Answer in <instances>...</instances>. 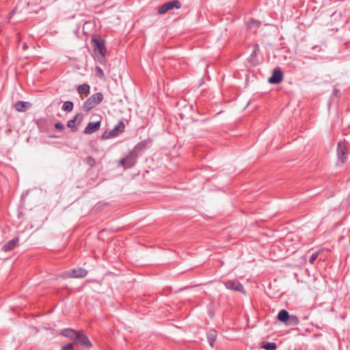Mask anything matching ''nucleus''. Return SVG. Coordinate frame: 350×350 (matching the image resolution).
<instances>
[{"label": "nucleus", "mask_w": 350, "mask_h": 350, "mask_svg": "<svg viewBox=\"0 0 350 350\" xmlns=\"http://www.w3.org/2000/svg\"><path fill=\"white\" fill-rule=\"evenodd\" d=\"M103 100V95L102 93L94 94L83 103L82 108L85 111H89L100 103Z\"/></svg>", "instance_id": "nucleus-1"}, {"label": "nucleus", "mask_w": 350, "mask_h": 350, "mask_svg": "<svg viewBox=\"0 0 350 350\" xmlns=\"http://www.w3.org/2000/svg\"><path fill=\"white\" fill-rule=\"evenodd\" d=\"M125 129V124L122 120H120L118 123L114 126V128L109 131H105L101 138L103 139H108L112 137H116L120 134L124 132Z\"/></svg>", "instance_id": "nucleus-2"}, {"label": "nucleus", "mask_w": 350, "mask_h": 350, "mask_svg": "<svg viewBox=\"0 0 350 350\" xmlns=\"http://www.w3.org/2000/svg\"><path fill=\"white\" fill-rule=\"evenodd\" d=\"M182 7L181 3L178 0H172L165 2L158 8V14L163 15L168 11L173 9H180Z\"/></svg>", "instance_id": "nucleus-3"}, {"label": "nucleus", "mask_w": 350, "mask_h": 350, "mask_svg": "<svg viewBox=\"0 0 350 350\" xmlns=\"http://www.w3.org/2000/svg\"><path fill=\"white\" fill-rule=\"evenodd\" d=\"M92 42L94 46V51H97L100 55L102 59H105L106 55L105 40L100 37L94 36Z\"/></svg>", "instance_id": "nucleus-4"}, {"label": "nucleus", "mask_w": 350, "mask_h": 350, "mask_svg": "<svg viewBox=\"0 0 350 350\" xmlns=\"http://www.w3.org/2000/svg\"><path fill=\"white\" fill-rule=\"evenodd\" d=\"M75 345H81L86 348L92 347V343L83 331H78L76 338L73 342Z\"/></svg>", "instance_id": "nucleus-5"}, {"label": "nucleus", "mask_w": 350, "mask_h": 350, "mask_svg": "<svg viewBox=\"0 0 350 350\" xmlns=\"http://www.w3.org/2000/svg\"><path fill=\"white\" fill-rule=\"evenodd\" d=\"M224 286L226 288L234 291H239L241 293L245 295L246 292L242 284L237 280H228L224 282Z\"/></svg>", "instance_id": "nucleus-6"}, {"label": "nucleus", "mask_w": 350, "mask_h": 350, "mask_svg": "<svg viewBox=\"0 0 350 350\" xmlns=\"http://www.w3.org/2000/svg\"><path fill=\"white\" fill-rule=\"evenodd\" d=\"M68 278H82L87 275L88 271L83 268L79 267L72 269L65 273Z\"/></svg>", "instance_id": "nucleus-7"}, {"label": "nucleus", "mask_w": 350, "mask_h": 350, "mask_svg": "<svg viewBox=\"0 0 350 350\" xmlns=\"http://www.w3.org/2000/svg\"><path fill=\"white\" fill-rule=\"evenodd\" d=\"M337 156L339 161L345 163L347 159V150L345 144L339 142L337 145Z\"/></svg>", "instance_id": "nucleus-8"}, {"label": "nucleus", "mask_w": 350, "mask_h": 350, "mask_svg": "<svg viewBox=\"0 0 350 350\" xmlns=\"http://www.w3.org/2000/svg\"><path fill=\"white\" fill-rule=\"evenodd\" d=\"M283 79V74L279 68L273 69L271 77L268 79L269 83L278 84L282 81Z\"/></svg>", "instance_id": "nucleus-9"}, {"label": "nucleus", "mask_w": 350, "mask_h": 350, "mask_svg": "<svg viewBox=\"0 0 350 350\" xmlns=\"http://www.w3.org/2000/svg\"><path fill=\"white\" fill-rule=\"evenodd\" d=\"M101 122L100 120L96 122H89L85 128L83 133L85 134H92L98 131L100 127Z\"/></svg>", "instance_id": "nucleus-10"}, {"label": "nucleus", "mask_w": 350, "mask_h": 350, "mask_svg": "<svg viewBox=\"0 0 350 350\" xmlns=\"http://www.w3.org/2000/svg\"><path fill=\"white\" fill-rule=\"evenodd\" d=\"M31 107V104L25 101H18L14 105V108L17 111L25 112Z\"/></svg>", "instance_id": "nucleus-11"}, {"label": "nucleus", "mask_w": 350, "mask_h": 350, "mask_svg": "<svg viewBox=\"0 0 350 350\" xmlns=\"http://www.w3.org/2000/svg\"><path fill=\"white\" fill-rule=\"evenodd\" d=\"M137 154L134 153L133 151L130 152L129 155H127L125 157L126 160V168H130L132 167L135 165L136 161H137Z\"/></svg>", "instance_id": "nucleus-12"}, {"label": "nucleus", "mask_w": 350, "mask_h": 350, "mask_svg": "<svg viewBox=\"0 0 350 350\" xmlns=\"http://www.w3.org/2000/svg\"><path fill=\"white\" fill-rule=\"evenodd\" d=\"M77 332L78 331H76L71 328H66L62 330L61 335L64 337L68 338L74 341L77 334Z\"/></svg>", "instance_id": "nucleus-13"}, {"label": "nucleus", "mask_w": 350, "mask_h": 350, "mask_svg": "<svg viewBox=\"0 0 350 350\" xmlns=\"http://www.w3.org/2000/svg\"><path fill=\"white\" fill-rule=\"evenodd\" d=\"M18 242V239H14L10 240L8 243H6L3 246V250L5 252L10 251L15 247V246L16 245Z\"/></svg>", "instance_id": "nucleus-14"}, {"label": "nucleus", "mask_w": 350, "mask_h": 350, "mask_svg": "<svg viewBox=\"0 0 350 350\" xmlns=\"http://www.w3.org/2000/svg\"><path fill=\"white\" fill-rule=\"evenodd\" d=\"M289 313L285 310H282L278 314V319L279 321L286 323L288 321V319H289Z\"/></svg>", "instance_id": "nucleus-15"}, {"label": "nucleus", "mask_w": 350, "mask_h": 350, "mask_svg": "<svg viewBox=\"0 0 350 350\" xmlns=\"http://www.w3.org/2000/svg\"><path fill=\"white\" fill-rule=\"evenodd\" d=\"M148 142L146 140L142 141L134 147L132 151L137 154L138 152H140L146 148V147L148 146Z\"/></svg>", "instance_id": "nucleus-16"}, {"label": "nucleus", "mask_w": 350, "mask_h": 350, "mask_svg": "<svg viewBox=\"0 0 350 350\" xmlns=\"http://www.w3.org/2000/svg\"><path fill=\"white\" fill-rule=\"evenodd\" d=\"M217 334L215 330H211L207 333V340L211 347H213V345L216 340Z\"/></svg>", "instance_id": "nucleus-17"}, {"label": "nucleus", "mask_w": 350, "mask_h": 350, "mask_svg": "<svg viewBox=\"0 0 350 350\" xmlns=\"http://www.w3.org/2000/svg\"><path fill=\"white\" fill-rule=\"evenodd\" d=\"M299 323V319L295 315H290L288 321L286 322V325L288 326H295L298 325Z\"/></svg>", "instance_id": "nucleus-18"}, {"label": "nucleus", "mask_w": 350, "mask_h": 350, "mask_svg": "<svg viewBox=\"0 0 350 350\" xmlns=\"http://www.w3.org/2000/svg\"><path fill=\"white\" fill-rule=\"evenodd\" d=\"M90 86L88 84H82L78 86L77 91L79 94H85L90 92Z\"/></svg>", "instance_id": "nucleus-19"}, {"label": "nucleus", "mask_w": 350, "mask_h": 350, "mask_svg": "<svg viewBox=\"0 0 350 350\" xmlns=\"http://www.w3.org/2000/svg\"><path fill=\"white\" fill-rule=\"evenodd\" d=\"M79 116L80 114L77 113L72 120H70L67 123V126L70 128L72 131L73 132H76L77 131V127L75 125V122Z\"/></svg>", "instance_id": "nucleus-20"}, {"label": "nucleus", "mask_w": 350, "mask_h": 350, "mask_svg": "<svg viewBox=\"0 0 350 350\" xmlns=\"http://www.w3.org/2000/svg\"><path fill=\"white\" fill-rule=\"evenodd\" d=\"M73 103L71 101H66L64 103L62 109L64 111L70 112L73 109Z\"/></svg>", "instance_id": "nucleus-21"}, {"label": "nucleus", "mask_w": 350, "mask_h": 350, "mask_svg": "<svg viewBox=\"0 0 350 350\" xmlns=\"http://www.w3.org/2000/svg\"><path fill=\"white\" fill-rule=\"evenodd\" d=\"M261 347L265 350H275L277 348V345L275 342H262Z\"/></svg>", "instance_id": "nucleus-22"}, {"label": "nucleus", "mask_w": 350, "mask_h": 350, "mask_svg": "<svg viewBox=\"0 0 350 350\" xmlns=\"http://www.w3.org/2000/svg\"><path fill=\"white\" fill-rule=\"evenodd\" d=\"M261 23L257 20L252 19L248 22V28L252 29V28H258L260 26Z\"/></svg>", "instance_id": "nucleus-23"}, {"label": "nucleus", "mask_w": 350, "mask_h": 350, "mask_svg": "<svg viewBox=\"0 0 350 350\" xmlns=\"http://www.w3.org/2000/svg\"><path fill=\"white\" fill-rule=\"evenodd\" d=\"M85 162L90 167H94L96 164V161L92 157H88L85 159Z\"/></svg>", "instance_id": "nucleus-24"}, {"label": "nucleus", "mask_w": 350, "mask_h": 350, "mask_svg": "<svg viewBox=\"0 0 350 350\" xmlns=\"http://www.w3.org/2000/svg\"><path fill=\"white\" fill-rule=\"evenodd\" d=\"M95 71H96L97 76L99 78L103 79L105 77L104 72L100 67L96 66Z\"/></svg>", "instance_id": "nucleus-25"}, {"label": "nucleus", "mask_w": 350, "mask_h": 350, "mask_svg": "<svg viewBox=\"0 0 350 350\" xmlns=\"http://www.w3.org/2000/svg\"><path fill=\"white\" fill-rule=\"evenodd\" d=\"M318 256V253L317 252H314L313 253L310 258H309V262L312 264H313L314 262V261L316 260Z\"/></svg>", "instance_id": "nucleus-26"}, {"label": "nucleus", "mask_w": 350, "mask_h": 350, "mask_svg": "<svg viewBox=\"0 0 350 350\" xmlns=\"http://www.w3.org/2000/svg\"><path fill=\"white\" fill-rule=\"evenodd\" d=\"M54 126H55V128L56 129H57L59 131H62V130L64 129V125L62 123L59 122H56Z\"/></svg>", "instance_id": "nucleus-27"}, {"label": "nucleus", "mask_w": 350, "mask_h": 350, "mask_svg": "<svg viewBox=\"0 0 350 350\" xmlns=\"http://www.w3.org/2000/svg\"><path fill=\"white\" fill-rule=\"evenodd\" d=\"M62 350H75L73 347V343H68L67 345L63 346Z\"/></svg>", "instance_id": "nucleus-28"}, {"label": "nucleus", "mask_w": 350, "mask_h": 350, "mask_svg": "<svg viewBox=\"0 0 350 350\" xmlns=\"http://www.w3.org/2000/svg\"><path fill=\"white\" fill-rule=\"evenodd\" d=\"M126 160L125 157L119 161V165L126 167Z\"/></svg>", "instance_id": "nucleus-29"}, {"label": "nucleus", "mask_w": 350, "mask_h": 350, "mask_svg": "<svg viewBox=\"0 0 350 350\" xmlns=\"http://www.w3.org/2000/svg\"><path fill=\"white\" fill-rule=\"evenodd\" d=\"M312 49L319 51L321 50V46L316 45L312 46Z\"/></svg>", "instance_id": "nucleus-30"}, {"label": "nucleus", "mask_w": 350, "mask_h": 350, "mask_svg": "<svg viewBox=\"0 0 350 350\" xmlns=\"http://www.w3.org/2000/svg\"><path fill=\"white\" fill-rule=\"evenodd\" d=\"M27 47V44L25 43V44H23V49H26Z\"/></svg>", "instance_id": "nucleus-31"}]
</instances>
